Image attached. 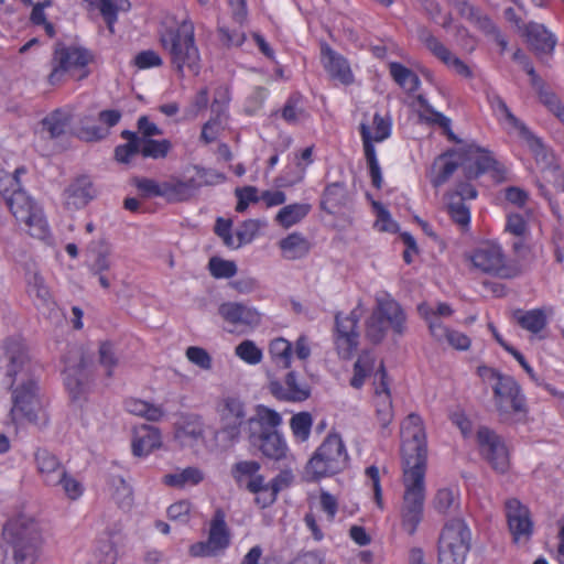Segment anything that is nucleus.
<instances>
[{"label":"nucleus","instance_id":"obj_34","mask_svg":"<svg viewBox=\"0 0 564 564\" xmlns=\"http://www.w3.org/2000/svg\"><path fill=\"white\" fill-rule=\"evenodd\" d=\"M121 117V112L117 109L101 110L98 113L100 126L80 127L77 131V135L79 139L89 142L102 140L108 135L109 129L119 123Z\"/></svg>","mask_w":564,"mask_h":564},{"label":"nucleus","instance_id":"obj_46","mask_svg":"<svg viewBox=\"0 0 564 564\" xmlns=\"http://www.w3.org/2000/svg\"><path fill=\"white\" fill-rule=\"evenodd\" d=\"M204 479V474L197 467H186L178 473L167 474L163 477L166 486L184 488L185 486H196Z\"/></svg>","mask_w":564,"mask_h":564},{"label":"nucleus","instance_id":"obj_50","mask_svg":"<svg viewBox=\"0 0 564 564\" xmlns=\"http://www.w3.org/2000/svg\"><path fill=\"white\" fill-rule=\"evenodd\" d=\"M457 9L463 18L475 24L482 32L495 31V23L486 14H481L477 8L470 6L467 1L457 3Z\"/></svg>","mask_w":564,"mask_h":564},{"label":"nucleus","instance_id":"obj_15","mask_svg":"<svg viewBox=\"0 0 564 564\" xmlns=\"http://www.w3.org/2000/svg\"><path fill=\"white\" fill-rule=\"evenodd\" d=\"M42 402L39 397V386L33 379H29L12 391V408L10 416L13 423L23 421L37 424L42 419Z\"/></svg>","mask_w":564,"mask_h":564},{"label":"nucleus","instance_id":"obj_47","mask_svg":"<svg viewBox=\"0 0 564 564\" xmlns=\"http://www.w3.org/2000/svg\"><path fill=\"white\" fill-rule=\"evenodd\" d=\"M446 210L453 223L462 228L470 225V208L466 202L460 200L457 195H445Z\"/></svg>","mask_w":564,"mask_h":564},{"label":"nucleus","instance_id":"obj_40","mask_svg":"<svg viewBox=\"0 0 564 564\" xmlns=\"http://www.w3.org/2000/svg\"><path fill=\"white\" fill-rule=\"evenodd\" d=\"M116 533L105 532L98 539L93 552L94 564H116L118 560V551L115 541Z\"/></svg>","mask_w":564,"mask_h":564},{"label":"nucleus","instance_id":"obj_33","mask_svg":"<svg viewBox=\"0 0 564 564\" xmlns=\"http://www.w3.org/2000/svg\"><path fill=\"white\" fill-rule=\"evenodd\" d=\"M162 444L161 432L158 427L142 424L135 426L132 438V453L134 456L144 457L151 454Z\"/></svg>","mask_w":564,"mask_h":564},{"label":"nucleus","instance_id":"obj_6","mask_svg":"<svg viewBox=\"0 0 564 564\" xmlns=\"http://www.w3.org/2000/svg\"><path fill=\"white\" fill-rule=\"evenodd\" d=\"M160 44L169 53L171 65L180 78H184L185 68L194 75L199 74L200 54L195 42V29L192 21L184 20L177 26L162 30Z\"/></svg>","mask_w":564,"mask_h":564},{"label":"nucleus","instance_id":"obj_62","mask_svg":"<svg viewBox=\"0 0 564 564\" xmlns=\"http://www.w3.org/2000/svg\"><path fill=\"white\" fill-rule=\"evenodd\" d=\"M109 269L110 260L107 252H98L89 264L90 273L98 276L99 283L104 289H109L110 286V282L105 275V272Z\"/></svg>","mask_w":564,"mask_h":564},{"label":"nucleus","instance_id":"obj_18","mask_svg":"<svg viewBox=\"0 0 564 564\" xmlns=\"http://www.w3.org/2000/svg\"><path fill=\"white\" fill-rule=\"evenodd\" d=\"M359 316L355 311L347 315L338 312L335 315L334 345L339 358H352L359 346Z\"/></svg>","mask_w":564,"mask_h":564},{"label":"nucleus","instance_id":"obj_31","mask_svg":"<svg viewBox=\"0 0 564 564\" xmlns=\"http://www.w3.org/2000/svg\"><path fill=\"white\" fill-rule=\"evenodd\" d=\"M392 133V119L390 116H382L376 112L372 118V124L361 122L359 126V134L362 141L364 150L367 144L375 148V143L383 142L389 139Z\"/></svg>","mask_w":564,"mask_h":564},{"label":"nucleus","instance_id":"obj_3","mask_svg":"<svg viewBox=\"0 0 564 564\" xmlns=\"http://www.w3.org/2000/svg\"><path fill=\"white\" fill-rule=\"evenodd\" d=\"M0 194L18 225L29 236L43 241L51 238V228L42 206L10 173L0 175Z\"/></svg>","mask_w":564,"mask_h":564},{"label":"nucleus","instance_id":"obj_56","mask_svg":"<svg viewBox=\"0 0 564 564\" xmlns=\"http://www.w3.org/2000/svg\"><path fill=\"white\" fill-rule=\"evenodd\" d=\"M235 355L248 365H258L262 361L263 352L254 341L245 339L235 348Z\"/></svg>","mask_w":564,"mask_h":564},{"label":"nucleus","instance_id":"obj_42","mask_svg":"<svg viewBox=\"0 0 564 564\" xmlns=\"http://www.w3.org/2000/svg\"><path fill=\"white\" fill-rule=\"evenodd\" d=\"M312 206L307 203H294L282 207L276 216L275 221L284 229L303 220L311 212Z\"/></svg>","mask_w":564,"mask_h":564},{"label":"nucleus","instance_id":"obj_13","mask_svg":"<svg viewBox=\"0 0 564 564\" xmlns=\"http://www.w3.org/2000/svg\"><path fill=\"white\" fill-rule=\"evenodd\" d=\"M470 541L471 532L464 520L446 522L438 538V564H464Z\"/></svg>","mask_w":564,"mask_h":564},{"label":"nucleus","instance_id":"obj_17","mask_svg":"<svg viewBox=\"0 0 564 564\" xmlns=\"http://www.w3.org/2000/svg\"><path fill=\"white\" fill-rule=\"evenodd\" d=\"M69 354L73 355L74 362L72 364L68 356L64 358V384L72 400H79L89 391L93 381L91 372L79 349L70 350Z\"/></svg>","mask_w":564,"mask_h":564},{"label":"nucleus","instance_id":"obj_24","mask_svg":"<svg viewBox=\"0 0 564 564\" xmlns=\"http://www.w3.org/2000/svg\"><path fill=\"white\" fill-rule=\"evenodd\" d=\"M506 517L514 542L529 541L533 533V521L527 506L517 498L508 499L505 503Z\"/></svg>","mask_w":564,"mask_h":564},{"label":"nucleus","instance_id":"obj_26","mask_svg":"<svg viewBox=\"0 0 564 564\" xmlns=\"http://www.w3.org/2000/svg\"><path fill=\"white\" fill-rule=\"evenodd\" d=\"M3 354L0 356V375L8 378L10 387L22 371L28 359L24 344L15 338H7L3 343Z\"/></svg>","mask_w":564,"mask_h":564},{"label":"nucleus","instance_id":"obj_29","mask_svg":"<svg viewBox=\"0 0 564 564\" xmlns=\"http://www.w3.org/2000/svg\"><path fill=\"white\" fill-rule=\"evenodd\" d=\"M95 196L94 184L86 175L76 177L63 193L65 207L73 210L85 207Z\"/></svg>","mask_w":564,"mask_h":564},{"label":"nucleus","instance_id":"obj_54","mask_svg":"<svg viewBox=\"0 0 564 564\" xmlns=\"http://www.w3.org/2000/svg\"><path fill=\"white\" fill-rule=\"evenodd\" d=\"M53 4L52 0H43L33 4L30 22L35 26H43L45 34L53 39L56 35V29L52 22L46 19L45 9Z\"/></svg>","mask_w":564,"mask_h":564},{"label":"nucleus","instance_id":"obj_35","mask_svg":"<svg viewBox=\"0 0 564 564\" xmlns=\"http://www.w3.org/2000/svg\"><path fill=\"white\" fill-rule=\"evenodd\" d=\"M34 458L37 471L44 482L55 486L57 477L64 470L58 457L45 448H39L34 454Z\"/></svg>","mask_w":564,"mask_h":564},{"label":"nucleus","instance_id":"obj_63","mask_svg":"<svg viewBox=\"0 0 564 564\" xmlns=\"http://www.w3.org/2000/svg\"><path fill=\"white\" fill-rule=\"evenodd\" d=\"M231 101V93L229 87L220 86L215 90V96L212 102V111L215 116L227 118L229 104Z\"/></svg>","mask_w":564,"mask_h":564},{"label":"nucleus","instance_id":"obj_22","mask_svg":"<svg viewBox=\"0 0 564 564\" xmlns=\"http://www.w3.org/2000/svg\"><path fill=\"white\" fill-rule=\"evenodd\" d=\"M268 389L276 400L283 402H303L311 397L310 384L293 370L283 379L270 378Z\"/></svg>","mask_w":564,"mask_h":564},{"label":"nucleus","instance_id":"obj_58","mask_svg":"<svg viewBox=\"0 0 564 564\" xmlns=\"http://www.w3.org/2000/svg\"><path fill=\"white\" fill-rule=\"evenodd\" d=\"M208 270L215 279H230L237 273V265L231 260L212 257L208 261Z\"/></svg>","mask_w":564,"mask_h":564},{"label":"nucleus","instance_id":"obj_28","mask_svg":"<svg viewBox=\"0 0 564 564\" xmlns=\"http://www.w3.org/2000/svg\"><path fill=\"white\" fill-rule=\"evenodd\" d=\"M379 381L375 382L373 406L376 409V416L381 425L386 429L393 419V405L391 391L389 388L388 375L383 364L380 365L377 375Z\"/></svg>","mask_w":564,"mask_h":564},{"label":"nucleus","instance_id":"obj_30","mask_svg":"<svg viewBox=\"0 0 564 564\" xmlns=\"http://www.w3.org/2000/svg\"><path fill=\"white\" fill-rule=\"evenodd\" d=\"M261 466L256 460H241L231 467V475L238 485L246 484V488L252 494L265 490L264 477L259 474Z\"/></svg>","mask_w":564,"mask_h":564},{"label":"nucleus","instance_id":"obj_57","mask_svg":"<svg viewBox=\"0 0 564 564\" xmlns=\"http://www.w3.org/2000/svg\"><path fill=\"white\" fill-rule=\"evenodd\" d=\"M68 124V117L59 109L53 111L42 120L43 129L51 138L59 137L65 132Z\"/></svg>","mask_w":564,"mask_h":564},{"label":"nucleus","instance_id":"obj_59","mask_svg":"<svg viewBox=\"0 0 564 564\" xmlns=\"http://www.w3.org/2000/svg\"><path fill=\"white\" fill-rule=\"evenodd\" d=\"M88 7L98 9L107 26L113 33V25L118 20V8L112 0H85Z\"/></svg>","mask_w":564,"mask_h":564},{"label":"nucleus","instance_id":"obj_43","mask_svg":"<svg viewBox=\"0 0 564 564\" xmlns=\"http://www.w3.org/2000/svg\"><path fill=\"white\" fill-rule=\"evenodd\" d=\"M269 355L276 367L288 369L293 357L292 344L285 338L276 337L269 344Z\"/></svg>","mask_w":564,"mask_h":564},{"label":"nucleus","instance_id":"obj_11","mask_svg":"<svg viewBox=\"0 0 564 564\" xmlns=\"http://www.w3.org/2000/svg\"><path fill=\"white\" fill-rule=\"evenodd\" d=\"M348 463L349 456L341 436L329 433L308 459L305 474L308 480L318 481L341 473Z\"/></svg>","mask_w":564,"mask_h":564},{"label":"nucleus","instance_id":"obj_36","mask_svg":"<svg viewBox=\"0 0 564 564\" xmlns=\"http://www.w3.org/2000/svg\"><path fill=\"white\" fill-rule=\"evenodd\" d=\"M417 311L429 324L430 333L434 338H440L445 332L446 326L442 323L440 317L451 316L454 312L447 303H438L435 308L427 303H422L417 306Z\"/></svg>","mask_w":564,"mask_h":564},{"label":"nucleus","instance_id":"obj_12","mask_svg":"<svg viewBox=\"0 0 564 564\" xmlns=\"http://www.w3.org/2000/svg\"><path fill=\"white\" fill-rule=\"evenodd\" d=\"M376 306L366 324V336L378 344L383 340L389 328L401 336L405 332V314L401 305L386 291L377 292Z\"/></svg>","mask_w":564,"mask_h":564},{"label":"nucleus","instance_id":"obj_8","mask_svg":"<svg viewBox=\"0 0 564 564\" xmlns=\"http://www.w3.org/2000/svg\"><path fill=\"white\" fill-rule=\"evenodd\" d=\"M3 541L12 549L13 564H35L42 545L37 522L19 514L9 519L2 529Z\"/></svg>","mask_w":564,"mask_h":564},{"label":"nucleus","instance_id":"obj_39","mask_svg":"<svg viewBox=\"0 0 564 564\" xmlns=\"http://www.w3.org/2000/svg\"><path fill=\"white\" fill-rule=\"evenodd\" d=\"M279 247L282 256L288 260H297L305 257L310 251V242L300 232H292L281 239Z\"/></svg>","mask_w":564,"mask_h":564},{"label":"nucleus","instance_id":"obj_53","mask_svg":"<svg viewBox=\"0 0 564 564\" xmlns=\"http://www.w3.org/2000/svg\"><path fill=\"white\" fill-rule=\"evenodd\" d=\"M141 139V155L145 159H165L172 149V143L167 139Z\"/></svg>","mask_w":564,"mask_h":564},{"label":"nucleus","instance_id":"obj_55","mask_svg":"<svg viewBox=\"0 0 564 564\" xmlns=\"http://www.w3.org/2000/svg\"><path fill=\"white\" fill-rule=\"evenodd\" d=\"M303 113L304 109L302 108V95L300 93H292L281 109V118L288 124H296L299 123Z\"/></svg>","mask_w":564,"mask_h":564},{"label":"nucleus","instance_id":"obj_51","mask_svg":"<svg viewBox=\"0 0 564 564\" xmlns=\"http://www.w3.org/2000/svg\"><path fill=\"white\" fill-rule=\"evenodd\" d=\"M314 163V145L306 147L295 153V165L297 171L292 178L285 180L284 185L292 186L301 183L306 174L307 167Z\"/></svg>","mask_w":564,"mask_h":564},{"label":"nucleus","instance_id":"obj_44","mask_svg":"<svg viewBox=\"0 0 564 564\" xmlns=\"http://www.w3.org/2000/svg\"><path fill=\"white\" fill-rule=\"evenodd\" d=\"M126 410L134 415L144 417L152 422L160 421L164 415V410L160 405H154L147 401L129 398L124 401Z\"/></svg>","mask_w":564,"mask_h":564},{"label":"nucleus","instance_id":"obj_5","mask_svg":"<svg viewBox=\"0 0 564 564\" xmlns=\"http://www.w3.org/2000/svg\"><path fill=\"white\" fill-rule=\"evenodd\" d=\"M486 100L492 116L500 124H508L518 131L519 137L525 142L540 170L551 173L555 178L561 177V167L553 150L513 115L503 98L497 91L489 89L486 91Z\"/></svg>","mask_w":564,"mask_h":564},{"label":"nucleus","instance_id":"obj_1","mask_svg":"<svg viewBox=\"0 0 564 564\" xmlns=\"http://www.w3.org/2000/svg\"><path fill=\"white\" fill-rule=\"evenodd\" d=\"M404 492L400 510L401 524L414 534L423 519L426 496L427 442L424 422L417 413H410L401 424Z\"/></svg>","mask_w":564,"mask_h":564},{"label":"nucleus","instance_id":"obj_27","mask_svg":"<svg viewBox=\"0 0 564 564\" xmlns=\"http://www.w3.org/2000/svg\"><path fill=\"white\" fill-rule=\"evenodd\" d=\"M321 63L332 79L338 80L345 86L354 83L355 76L348 59L332 48L327 42H322Z\"/></svg>","mask_w":564,"mask_h":564},{"label":"nucleus","instance_id":"obj_38","mask_svg":"<svg viewBox=\"0 0 564 564\" xmlns=\"http://www.w3.org/2000/svg\"><path fill=\"white\" fill-rule=\"evenodd\" d=\"M513 317L521 328L532 334H539L547 325V315L544 308L517 310Z\"/></svg>","mask_w":564,"mask_h":564},{"label":"nucleus","instance_id":"obj_23","mask_svg":"<svg viewBox=\"0 0 564 564\" xmlns=\"http://www.w3.org/2000/svg\"><path fill=\"white\" fill-rule=\"evenodd\" d=\"M419 40L433 54V56L440 59L448 68H452L459 76L473 78L474 74L470 67L459 57L454 55L451 50L426 28L419 30Z\"/></svg>","mask_w":564,"mask_h":564},{"label":"nucleus","instance_id":"obj_7","mask_svg":"<svg viewBox=\"0 0 564 564\" xmlns=\"http://www.w3.org/2000/svg\"><path fill=\"white\" fill-rule=\"evenodd\" d=\"M281 424V414L263 404L257 405L254 416L247 422L249 443L258 446L263 456L273 460L285 458L288 453V444L278 431Z\"/></svg>","mask_w":564,"mask_h":564},{"label":"nucleus","instance_id":"obj_19","mask_svg":"<svg viewBox=\"0 0 564 564\" xmlns=\"http://www.w3.org/2000/svg\"><path fill=\"white\" fill-rule=\"evenodd\" d=\"M230 544V532L226 523V513L217 509L210 521L207 541L191 545L189 553L195 557L214 556L226 550Z\"/></svg>","mask_w":564,"mask_h":564},{"label":"nucleus","instance_id":"obj_60","mask_svg":"<svg viewBox=\"0 0 564 564\" xmlns=\"http://www.w3.org/2000/svg\"><path fill=\"white\" fill-rule=\"evenodd\" d=\"M28 292L30 296L35 297L43 305L51 301V292L39 273H33L28 278Z\"/></svg>","mask_w":564,"mask_h":564},{"label":"nucleus","instance_id":"obj_21","mask_svg":"<svg viewBox=\"0 0 564 564\" xmlns=\"http://www.w3.org/2000/svg\"><path fill=\"white\" fill-rule=\"evenodd\" d=\"M477 444L480 455L494 470L505 474L510 467L508 448L502 438L491 429L481 426L477 431Z\"/></svg>","mask_w":564,"mask_h":564},{"label":"nucleus","instance_id":"obj_16","mask_svg":"<svg viewBox=\"0 0 564 564\" xmlns=\"http://www.w3.org/2000/svg\"><path fill=\"white\" fill-rule=\"evenodd\" d=\"M215 411L219 421V433L230 442L237 441L241 426L248 422L245 402L236 394L223 395L217 400Z\"/></svg>","mask_w":564,"mask_h":564},{"label":"nucleus","instance_id":"obj_64","mask_svg":"<svg viewBox=\"0 0 564 564\" xmlns=\"http://www.w3.org/2000/svg\"><path fill=\"white\" fill-rule=\"evenodd\" d=\"M261 223L256 219L245 220L236 231L237 248L250 243L259 234Z\"/></svg>","mask_w":564,"mask_h":564},{"label":"nucleus","instance_id":"obj_14","mask_svg":"<svg viewBox=\"0 0 564 564\" xmlns=\"http://www.w3.org/2000/svg\"><path fill=\"white\" fill-rule=\"evenodd\" d=\"M473 265L484 273L512 279L519 274V270L509 264L500 245L486 241L479 245L470 254Z\"/></svg>","mask_w":564,"mask_h":564},{"label":"nucleus","instance_id":"obj_9","mask_svg":"<svg viewBox=\"0 0 564 564\" xmlns=\"http://www.w3.org/2000/svg\"><path fill=\"white\" fill-rule=\"evenodd\" d=\"M95 62L91 50L78 44H64L57 42L51 58V72L47 83L51 86H59L67 75L76 80H83L90 75L89 65Z\"/></svg>","mask_w":564,"mask_h":564},{"label":"nucleus","instance_id":"obj_41","mask_svg":"<svg viewBox=\"0 0 564 564\" xmlns=\"http://www.w3.org/2000/svg\"><path fill=\"white\" fill-rule=\"evenodd\" d=\"M120 137L127 140V142L115 148V159L119 163L128 164L137 154H141L142 139L138 132L130 130L121 131Z\"/></svg>","mask_w":564,"mask_h":564},{"label":"nucleus","instance_id":"obj_2","mask_svg":"<svg viewBox=\"0 0 564 564\" xmlns=\"http://www.w3.org/2000/svg\"><path fill=\"white\" fill-rule=\"evenodd\" d=\"M454 143L456 147L442 152L432 163L427 176L434 188L447 183L459 166H463L468 181L477 180L484 174H490L494 178L505 174L502 164L496 160L489 149L460 138Z\"/></svg>","mask_w":564,"mask_h":564},{"label":"nucleus","instance_id":"obj_10","mask_svg":"<svg viewBox=\"0 0 564 564\" xmlns=\"http://www.w3.org/2000/svg\"><path fill=\"white\" fill-rule=\"evenodd\" d=\"M477 372L490 383L494 404L502 419L528 412L525 395L513 377L487 366L478 367Z\"/></svg>","mask_w":564,"mask_h":564},{"label":"nucleus","instance_id":"obj_61","mask_svg":"<svg viewBox=\"0 0 564 564\" xmlns=\"http://www.w3.org/2000/svg\"><path fill=\"white\" fill-rule=\"evenodd\" d=\"M132 184L143 197H164V182L159 183L148 177H134Z\"/></svg>","mask_w":564,"mask_h":564},{"label":"nucleus","instance_id":"obj_32","mask_svg":"<svg viewBox=\"0 0 564 564\" xmlns=\"http://www.w3.org/2000/svg\"><path fill=\"white\" fill-rule=\"evenodd\" d=\"M522 35L539 55L552 54L556 45V37L543 24L530 22L523 25Z\"/></svg>","mask_w":564,"mask_h":564},{"label":"nucleus","instance_id":"obj_25","mask_svg":"<svg viewBox=\"0 0 564 564\" xmlns=\"http://www.w3.org/2000/svg\"><path fill=\"white\" fill-rule=\"evenodd\" d=\"M410 107L416 113L419 121L430 127H438L442 129V133L446 137L449 142H458L459 138L452 129V120L443 112L437 111L429 102L424 95L419 94L414 97Z\"/></svg>","mask_w":564,"mask_h":564},{"label":"nucleus","instance_id":"obj_48","mask_svg":"<svg viewBox=\"0 0 564 564\" xmlns=\"http://www.w3.org/2000/svg\"><path fill=\"white\" fill-rule=\"evenodd\" d=\"M204 435V423L198 415H183L177 423L176 436L178 438L198 440Z\"/></svg>","mask_w":564,"mask_h":564},{"label":"nucleus","instance_id":"obj_37","mask_svg":"<svg viewBox=\"0 0 564 564\" xmlns=\"http://www.w3.org/2000/svg\"><path fill=\"white\" fill-rule=\"evenodd\" d=\"M348 200V191L344 182H334L327 184L322 193L321 209L328 214H334L346 206Z\"/></svg>","mask_w":564,"mask_h":564},{"label":"nucleus","instance_id":"obj_49","mask_svg":"<svg viewBox=\"0 0 564 564\" xmlns=\"http://www.w3.org/2000/svg\"><path fill=\"white\" fill-rule=\"evenodd\" d=\"M375 367V358L371 352L362 351L355 365L354 375L350 379V386L355 389H360L366 381V378L372 372Z\"/></svg>","mask_w":564,"mask_h":564},{"label":"nucleus","instance_id":"obj_20","mask_svg":"<svg viewBox=\"0 0 564 564\" xmlns=\"http://www.w3.org/2000/svg\"><path fill=\"white\" fill-rule=\"evenodd\" d=\"M218 313L227 324L225 329L231 334H246L261 324V314L243 303H221Z\"/></svg>","mask_w":564,"mask_h":564},{"label":"nucleus","instance_id":"obj_45","mask_svg":"<svg viewBox=\"0 0 564 564\" xmlns=\"http://www.w3.org/2000/svg\"><path fill=\"white\" fill-rule=\"evenodd\" d=\"M390 75L393 80L404 90L413 93L419 89L421 80L419 76L401 63L393 62L389 65Z\"/></svg>","mask_w":564,"mask_h":564},{"label":"nucleus","instance_id":"obj_52","mask_svg":"<svg viewBox=\"0 0 564 564\" xmlns=\"http://www.w3.org/2000/svg\"><path fill=\"white\" fill-rule=\"evenodd\" d=\"M313 417L308 412L294 414L290 420V429L297 443L306 442L311 436Z\"/></svg>","mask_w":564,"mask_h":564},{"label":"nucleus","instance_id":"obj_4","mask_svg":"<svg viewBox=\"0 0 564 564\" xmlns=\"http://www.w3.org/2000/svg\"><path fill=\"white\" fill-rule=\"evenodd\" d=\"M486 100L492 116L500 124H508L518 131L519 137L525 142L540 170L551 173L555 178L561 177V167L553 150L513 115L503 98L497 91L489 89L486 91Z\"/></svg>","mask_w":564,"mask_h":564}]
</instances>
